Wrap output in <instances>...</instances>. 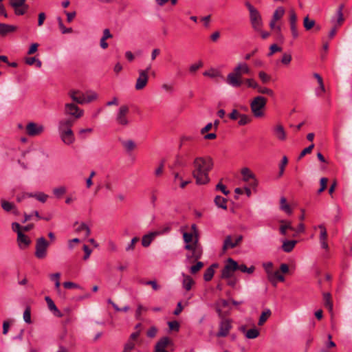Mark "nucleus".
Returning <instances> with one entry per match:
<instances>
[{
  "label": "nucleus",
  "instance_id": "nucleus-1",
  "mask_svg": "<svg viewBox=\"0 0 352 352\" xmlns=\"http://www.w3.org/2000/svg\"><path fill=\"white\" fill-rule=\"evenodd\" d=\"M213 160L210 156L197 157L194 160L192 176L197 184L203 185L209 182V172L212 169Z\"/></svg>",
  "mask_w": 352,
  "mask_h": 352
},
{
  "label": "nucleus",
  "instance_id": "nucleus-52",
  "mask_svg": "<svg viewBox=\"0 0 352 352\" xmlns=\"http://www.w3.org/2000/svg\"><path fill=\"white\" fill-rule=\"evenodd\" d=\"M168 325L171 331H178L179 329V323L176 320L168 322Z\"/></svg>",
  "mask_w": 352,
  "mask_h": 352
},
{
  "label": "nucleus",
  "instance_id": "nucleus-6",
  "mask_svg": "<svg viewBox=\"0 0 352 352\" xmlns=\"http://www.w3.org/2000/svg\"><path fill=\"white\" fill-rule=\"evenodd\" d=\"M50 243L43 237H39L36 240L34 255L38 259H44L47 256V250Z\"/></svg>",
  "mask_w": 352,
  "mask_h": 352
},
{
  "label": "nucleus",
  "instance_id": "nucleus-24",
  "mask_svg": "<svg viewBox=\"0 0 352 352\" xmlns=\"http://www.w3.org/2000/svg\"><path fill=\"white\" fill-rule=\"evenodd\" d=\"M233 72L241 77L243 74H250V69L248 64L245 63H240L235 67Z\"/></svg>",
  "mask_w": 352,
  "mask_h": 352
},
{
  "label": "nucleus",
  "instance_id": "nucleus-25",
  "mask_svg": "<svg viewBox=\"0 0 352 352\" xmlns=\"http://www.w3.org/2000/svg\"><path fill=\"white\" fill-rule=\"evenodd\" d=\"M16 26L0 23V36H5L9 33L16 31Z\"/></svg>",
  "mask_w": 352,
  "mask_h": 352
},
{
  "label": "nucleus",
  "instance_id": "nucleus-62",
  "mask_svg": "<svg viewBox=\"0 0 352 352\" xmlns=\"http://www.w3.org/2000/svg\"><path fill=\"white\" fill-rule=\"evenodd\" d=\"M135 344L131 341H129L124 345V349L122 352H131V351L134 349Z\"/></svg>",
  "mask_w": 352,
  "mask_h": 352
},
{
  "label": "nucleus",
  "instance_id": "nucleus-41",
  "mask_svg": "<svg viewBox=\"0 0 352 352\" xmlns=\"http://www.w3.org/2000/svg\"><path fill=\"white\" fill-rule=\"evenodd\" d=\"M282 223H285V221H281ZM289 229V230H294V228L292 226V224L290 222H285V225H282L280 227V232L281 234L283 235H285L286 234V230Z\"/></svg>",
  "mask_w": 352,
  "mask_h": 352
},
{
  "label": "nucleus",
  "instance_id": "nucleus-18",
  "mask_svg": "<svg viewBox=\"0 0 352 352\" xmlns=\"http://www.w3.org/2000/svg\"><path fill=\"white\" fill-rule=\"evenodd\" d=\"M163 232L160 231H155L149 232L142 236V246L147 248L148 247L151 242L154 240L155 236L162 234Z\"/></svg>",
  "mask_w": 352,
  "mask_h": 352
},
{
  "label": "nucleus",
  "instance_id": "nucleus-40",
  "mask_svg": "<svg viewBox=\"0 0 352 352\" xmlns=\"http://www.w3.org/2000/svg\"><path fill=\"white\" fill-rule=\"evenodd\" d=\"M122 146L127 151H131L135 148V144L131 140L124 141L122 142Z\"/></svg>",
  "mask_w": 352,
  "mask_h": 352
},
{
  "label": "nucleus",
  "instance_id": "nucleus-2",
  "mask_svg": "<svg viewBox=\"0 0 352 352\" xmlns=\"http://www.w3.org/2000/svg\"><path fill=\"white\" fill-rule=\"evenodd\" d=\"M183 239L186 243L185 249L191 251V254H186V258L190 262H193L199 259L203 253L202 247L199 243L198 233H189L184 232L183 234Z\"/></svg>",
  "mask_w": 352,
  "mask_h": 352
},
{
  "label": "nucleus",
  "instance_id": "nucleus-23",
  "mask_svg": "<svg viewBox=\"0 0 352 352\" xmlns=\"http://www.w3.org/2000/svg\"><path fill=\"white\" fill-rule=\"evenodd\" d=\"M17 241L21 249L27 248L31 242L28 236L25 235L22 232H19L17 234Z\"/></svg>",
  "mask_w": 352,
  "mask_h": 352
},
{
  "label": "nucleus",
  "instance_id": "nucleus-14",
  "mask_svg": "<svg viewBox=\"0 0 352 352\" xmlns=\"http://www.w3.org/2000/svg\"><path fill=\"white\" fill-rule=\"evenodd\" d=\"M172 344L173 342L169 338L163 337L156 343L154 352H168L166 348Z\"/></svg>",
  "mask_w": 352,
  "mask_h": 352
},
{
  "label": "nucleus",
  "instance_id": "nucleus-58",
  "mask_svg": "<svg viewBox=\"0 0 352 352\" xmlns=\"http://www.w3.org/2000/svg\"><path fill=\"white\" fill-rule=\"evenodd\" d=\"M14 9V12L16 15H23L28 10V6L23 7H17Z\"/></svg>",
  "mask_w": 352,
  "mask_h": 352
},
{
  "label": "nucleus",
  "instance_id": "nucleus-19",
  "mask_svg": "<svg viewBox=\"0 0 352 352\" xmlns=\"http://www.w3.org/2000/svg\"><path fill=\"white\" fill-rule=\"evenodd\" d=\"M241 175H243V179L244 182H249L250 179H253V183L251 184L252 186L257 185V181L255 179V175L250 170V168L245 167L241 169Z\"/></svg>",
  "mask_w": 352,
  "mask_h": 352
},
{
  "label": "nucleus",
  "instance_id": "nucleus-51",
  "mask_svg": "<svg viewBox=\"0 0 352 352\" xmlns=\"http://www.w3.org/2000/svg\"><path fill=\"white\" fill-rule=\"evenodd\" d=\"M257 91L260 94H267L271 96H274V91L271 89H269L267 87H261L258 85V87L257 88Z\"/></svg>",
  "mask_w": 352,
  "mask_h": 352
},
{
  "label": "nucleus",
  "instance_id": "nucleus-53",
  "mask_svg": "<svg viewBox=\"0 0 352 352\" xmlns=\"http://www.w3.org/2000/svg\"><path fill=\"white\" fill-rule=\"evenodd\" d=\"M139 241V238L138 237H133L131 241V243L126 247V252H130V251H133L135 248V244Z\"/></svg>",
  "mask_w": 352,
  "mask_h": 352
},
{
  "label": "nucleus",
  "instance_id": "nucleus-55",
  "mask_svg": "<svg viewBox=\"0 0 352 352\" xmlns=\"http://www.w3.org/2000/svg\"><path fill=\"white\" fill-rule=\"evenodd\" d=\"M320 188L318 190V194L321 193L326 189L328 179L326 177H322L320 179Z\"/></svg>",
  "mask_w": 352,
  "mask_h": 352
},
{
  "label": "nucleus",
  "instance_id": "nucleus-50",
  "mask_svg": "<svg viewBox=\"0 0 352 352\" xmlns=\"http://www.w3.org/2000/svg\"><path fill=\"white\" fill-rule=\"evenodd\" d=\"M258 77L263 83L268 82L271 79L270 76L263 71L258 72Z\"/></svg>",
  "mask_w": 352,
  "mask_h": 352
},
{
  "label": "nucleus",
  "instance_id": "nucleus-43",
  "mask_svg": "<svg viewBox=\"0 0 352 352\" xmlns=\"http://www.w3.org/2000/svg\"><path fill=\"white\" fill-rule=\"evenodd\" d=\"M23 320L28 323L30 324L32 322L31 320V309L30 307H27L23 312Z\"/></svg>",
  "mask_w": 352,
  "mask_h": 352
},
{
  "label": "nucleus",
  "instance_id": "nucleus-33",
  "mask_svg": "<svg viewBox=\"0 0 352 352\" xmlns=\"http://www.w3.org/2000/svg\"><path fill=\"white\" fill-rule=\"evenodd\" d=\"M324 304L330 312L333 310V304L331 300V294L329 293H324L323 294Z\"/></svg>",
  "mask_w": 352,
  "mask_h": 352
},
{
  "label": "nucleus",
  "instance_id": "nucleus-4",
  "mask_svg": "<svg viewBox=\"0 0 352 352\" xmlns=\"http://www.w3.org/2000/svg\"><path fill=\"white\" fill-rule=\"evenodd\" d=\"M63 113L69 116L67 118L76 122L84 115L83 109L79 108L74 102H67L64 105Z\"/></svg>",
  "mask_w": 352,
  "mask_h": 352
},
{
  "label": "nucleus",
  "instance_id": "nucleus-31",
  "mask_svg": "<svg viewBox=\"0 0 352 352\" xmlns=\"http://www.w3.org/2000/svg\"><path fill=\"white\" fill-rule=\"evenodd\" d=\"M76 232H84L85 236L87 237L91 234V230L85 223H80L78 226L76 228Z\"/></svg>",
  "mask_w": 352,
  "mask_h": 352
},
{
  "label": "nucleus",
  "instance_id": "nucleus-59",
  "mask_svg": "<svg viewBox=\"0 0 352 352\" xmlns=\"http://www.w3.org/2000/svg\"><path fill=\"white\" fill-rule=\"evenodd\" d=\"M272 267H273V264L271 262H268V263L263 264V267L265 268V270L266 273L267 274L268 278L270 277V275L273 273Z\"/></svg>",
  "mask_w": 352,
  "mask_h": 352
},
{
  "label": "nucleus",
  "instance_id": "nucleus-26",
  "mask_svg": "<svg viewBox=\"0 0 352 352\" xmlns=\"http://www.w3.org/2000/svg\"><path fill=\"white\" fill-rule=\"evenodd\" d=\"M297 241L296 240H285L283 241L282 249L285 252H290L294 248Z\"/></svg>",
  "mask_w": 352,
  "mask_h": 352
},
{
  "label": "nucleus",
  "instance_id": "nucleus-12",
  "mask_svg": "<svg viewBox=\"0 0 352 352\" xmlns=\"http://www.w3.org/2000/svg\"><path fill=\"white\" fill-rule=\"evenodd\" d=\"M226 82L232 87H239L242 85L243 81L241 76L232 72L228 74Z\"/></svg>",
  "mask_w": 352,
  "mask_h": 352
},
{
  "label": "nucleus",
  "instance_id": "nucleus-7",
  "mask_svg": "<svg viewBox=\"0 0 352 352\" xmlns=\"http://www.w3.org/2000/svg\"><path fill=\"white\" fill-rule=\"evenodd\" d=\"M236 267L237 262L229 258L227 261V263L221 270V278L227 279L232 277L234 272L236 271Z\"/></svg>",
  "mask_w": 352,
  "mask_h": 352
},
{
  "label": "nucleus",
  "instance_id": "nucleus-56",
  "mask_svg": "<svg viewBox=\"0 0 352 352\" xmlns=\"http://www.w3.org/2000/svg\"><path fill=\"white\" fill-rule=\"evenodd\" d=\"M35 198L39 201L45 203L48 198V195L43 192H38L35 194Z\"/></svg>",
  "mask_w": 352,
  "mask_h": 352
},
{
  "label": "nucleus",
  "instance_id": "nucleus-49",
  "mask_svg": "<svg viewBox=\"0 0 352 352\" xmlns=\"http://www.w3.org/2000/svg\"><path fill=\"white\" fill-rule=\"evenodd\" d=\"M85 94V103H89L97 98V94L95 92H87Z\"/></svg>",
  "mask_w": 352,
  "mask_h": 352
},
{
  "label": "nucleus",
  "instance_id": "nucleus-57",
  "mask_svg": "<svg viewBox=\"0 0 352 352\" xmlns=\"http://www.w3.org/2000/svg\"><path fill=\"white\" fill-rule=\"evenodd\" d=\"M248 87H252L254 89H257L258 87V84L252 78H247L245 80Z\"/></svg>",
  "mask_w": 352,
  "mask_h": 352
},
{
  "label": "nucleus",
  "instance_id": "nucleus-27",
  "mask_svg": "<svg viewBox=\"0 0 352 352\" xmlns=\"http://www.w3.org/2000/svg\"><path fill=\"white\" fill-rule=\"evenodd\" d=\"M268 279L274 285H276V280L280 282L285 281V277L280 273L279 271L273 272V273L270 275Z\"/></svg>",
  "mask_w": 352,
  "mask_h": 352
},
{
  "label": "nucleus",
  "instance_id": "nucleus-32",
  "mask_svg": "<svg viewBox=\"0 0 352 352\" xmlns=\"http://www.w3.org/2000/svg\"><path fill=\"white\" fill-rule=\"evenodd\" d=\"M271 314H272V312H271L270 309H267L266 310L263 311L261 315L260 316L258 324L259 326H262L267 321V320L270 318Z\"/></svg>",
  "mask_w": 352,
  "mask_h": 352
},
{
  "label": "nucleus",
  "instance_id": "nucleus-46",
  "mask_svg": "<svg viewBox=\"0 0 352 352\" xmlns=\"http://www.w3.org/2000/svg\"><path fill=\"white\" fill-rule=\"evenodd\" d=\"M57 20L58 22L59 28L61 30L63 34L71 33L72 32V28H67L65 26H63V21L60 17H58Z\"/></svg>",
  "mask_w": 352,
  "mask_h": 352
},
{
  "label": "nucleus",
  "instance_id": "nucleus-3",
  "mask_svg": "<svg viewBox=\"0 0 352 352\" xmlns=\"http://www.w3.org/2000/svg\"><path fill=\"white\" fill-rule=\"evenodd\" d=\"M76 122L67 118L60 119L58 123V131L62 142L66 145H71L75 142L72 126Z\"/></svg>",
  "mask_w": 352,
  "mask_h": 352
},
{
  "label": "nucleus",
  "instance_id": "nucleus-8",
  "mask_svg": "<svg viewBox=\"0 0 352 352\" xmlns=\"http://www.w3.org/2000/svg\"><path fill=\"white\" fill-rule=\"evenodd\" d=\"M129 112V108L126 104L121 105L116 114V122L120 125L126 126L129 122L127 118V114Z\"/></svg>",
  "mask_w": 352,
  "mask_h": 352
},
{
  "label": "nucleus",
  "instance_id": "nucleus-61",
  "mask_svg": "<svg viewBox=\"0 0 352 352\" xmlns=\"http://www.w3.org/2000/svg\"><path fill=\"white\" fill-rule=\"evenodd\" d=\"M287 162L288 161L287 157L284 156L282 159L281 164L280 165L279 167V177L283 175L285 170V166L287 164Z\"/></svg>",
  "mask_w": 352,
  "mask_h": 352
},
{
  "label": "nucleus",
  "instance_id": "nucleus-64",
  "mask_svg": "<svg viewBox=\"0 0 352 352\" xmlns=\"http://www.w3.org/2000/svg\"><path fill=\"white\" fill-rule=\"evenodd\" d=\"M203 66V63L201 61L198 62L197 63L192 64L190 66L189 70L190 72L193 73L198 70L200 67Z\"/></svg>",
  "mask_w": 352,
  "mask_h": 352
},
{
  "label": "nucleus",
  "instance_id": "nucleus-36",
  "mask_svg": "<svg viewBox=\"0 0 352 352\" xmlns=\"http://www.w3.org/2000/svg\"><path fill=\"white\" fill-rule=\"evenodd\" d=\"M67 191L66 187L61 186L53 189V194L57 198H60Z\"/></svg>",
  "mask_w": 352,
  "mask_h": 352
},
{
  "label": "nucleus",
  "instance_id": "nucleus-13",
  "mask_svg": "<svg viewBox=\"0 0 352 352\" xmlns=\"http://www.w3.org/2000/svg\"><path fill=\"white\" fill-rule=\"evenodd\" d=\"M242 239H243L242 235L238 236L236 238L235 241L232 240L231 236H230V235L227 236L223 242V250L226 251L229 248H235L241 242Z\"/></svg>",
  "mask_w": 352,
  "mask_h": 352
},
{
  "label": "nucleus",
  "instance_id": "nucleus-42",
  "mask_svg": "<svg viewBox=\"0 0 352 352\" xmlns=\"http://www.w3.org/2000/svg\"><path fill=\"white\" fill-rule=\"evenodd\" d=\"M285 10L282 7H278L274 12L273 19L274 21L280 19L284 14Z\"/></svg>",
  "mask_w": 352,
  "mask_h": 352
},
{
  "label": "nucleus",
  "instance_id": "nucleus-21",
  "mask_svg": "<svg viewBox=\"0 0 352 352\" xmlns=\"http://www.w3.org/2000/svg\"><path fill=\"white\" fill-rule=\"evenodd\" d=\"M296 21L297 16L294 10L290 12V17H289V23H290V29L292 32V36L294 38H296L298 36V32L296 27Z\"/></svg>",
  "mask_w": 352,
  "mask_h": 352
},
{
  "label": "nucleus",
  "instance_id": "nucleus-22",
  "mask_svg": "<svg viewBox=\"0 0 352 352\" xmlns=\"http://www.w3.org/2000/svg\"><path fill=\"white\" fill-rule=\"evenodd\" d=\"M318 228L320 230V243L321 245V247L323 249H328V243L327 242V232L324 225L320 224L318 226Z\"/></svg>",
  "mask_w": 352,
  "mask_h": 352
},
{
  "label": "nucleus",
  "instance_id": "nucleus-5",
  "mask_svg": "<svg viewBox=\"0 0 352 352\" xmlns=\"http://www.w3.org/2000/svg\"><path fill=\"white\" fill-rule=\"evenodd\" d=\"M267 99L261 96L255 97L250 103V108L253 115L256 117H262L263 116V109L265 107Z\"/></svg>",
  "mask_w": 352,
  "mask_h": 352
},
{
  "label": "nucleus",
  "instance_id": "nucleus-48",
  "mask_svg": "<svg viewBox=\"0 0 352 352\" xmlns=\"http://www.w3.org/2000/svg\"><path fill=\"white\" fill-rule=\"evenodd\" d=\"M25 0H11L10 6L13 8H16L17 7H23L26 6L27 5L25 3Z\"/></svg>",
  "mask_w": 352,
  "mask_h": 352
},
{
  "label": "nucleus",
  "instance_id": "nucleus-47",
  "mask_svg": "<svg viewBox=\"0 0 352 352\" xmlns=\"http://www.w3.org/2000/svg\"><path fill=\"white\" fill-rule=\"evenodd\" d=\"M204 267V263L201 261H198L195 265H192L190 268V272L192 274H196Z\"/></svg>",
  "mask_w": 352,
  "mask_h": 352
},
{
  "label": "nucleus",
  "instance_id": "nucleus-15",
  "mask_svg": "<svg viewBox=\"0 0 352 352\" xmlns=\"http://www.w3.org/2000/svg\"><path fill=\"white\" fill-rule=\"evenodd\" d=\"M274 137L279 141H285L287 139V133L283 126L278 123L272 129Z\"/></svg>",
  "mask_w": 352,
  "mask_h": 352
},
{
  "label": "nucleus",
  "instance_id": "nucleus-35",
  "mask_svg": "<svg viewBox=\"0 0 352 352\" xmlns=\"http://www.w3.org/2000/svg\"><path fill=\"white\" fill-rule=\"evenodd\" d=\"M226 201L227 200L222 197L221 196H216V197L214 198V203L215 204L219 207V208H223V209H226L227 208V206H226Z\"/></svg>",
  "mask_w": 352,
  "mask_h": 352
},
{
  "label": "nucleus",
  "instance_id": "nucleus-54",
  "mask_svg": "<svg viewBox=\"0 0 352 352\" xmlns=\"http://www.w3.org/2000/svg\"><path fill=\"white\" fill-rule=\"evenodd\" d=\"M60 276V274L58 272L52 274L50 275V279L52 280H54V278H56L55 287L57 289H59L60 285V283L59 281Z\"/></svg>",
  "mask_w": 352,
  "mask_h": 352
},
{
  "label": "nucleus",
  "instance_id": "nucleus-30",
  "mask_svg": "<svg viewBox=\"0 0 352 352\" xmlns=\"http://www.w3.org/2000/svg\"><path fill=\"white\" fill-rule=\"evenodd\" d=\"M280 208L288 214H291L292 213V210L287 203V199L285 197H282L280 199Z\"/></svg>",
  "mask_w": 352,
  "mask_h": 352
},
{
  "label": "nucleus",
  "instance_id": "nucleus-44",
  "mask_svg": "<svg viewBox=\"0 0 352 352\" xmlns=\"http://www.w3.org/2000/svg\"><path fill=\"white\" fill-rule=\"evenodd\" d=\"M1 207L5 211L10 212L14 208V205L12 203L2 199Z\"/></svg>",
  "mask_w": 352,
  "mask_h": 352
},
{
  "label": "nucleus",
  "instance_id": "nucleus-10",
  "mask_svg": "<svg viewBox=\"0 0 352 352\" xmlns=\"http://www.w3.org/2000/svg\"><path fill=\"white\" fill-rule=\"evenodd\" d=\"M231 329V321L228 319L222 320L219 324V330L217 333V336L219 338L226 337Z\"/></svg>",
  "mask_w": 352,
  "mask_h": 352
},
{
  "label": "nucleus",
  "instance_id": "nucleus-39",
  "mask_svg": "<svg viewBox=\"0 0 352 352\" xmlns=\"http://www.w3.org/2000/svg\"><path fill=\"white\" fill-rule=\"evenodd\" d=\"M203 74H204V76L210 77L211 78H214L220 76L219 72L214 69H210L208 71H205L203 73Z\"/></svg>",
  "mask_w": 352,
  "mask_h": 352
},
{
  "label": "nucleus",
  "instance_id": "nucleus-11",
  "mask_svg": "<svg viewBox=\"0 0 352 352\" xmlns=\"http://www.w3.org/2000/svg\"><path fill=\"white\" fill-rule=\"evenodd\" d=\"M138 78H137L135 88L136 90L143 89L147 85L148 80V75L146 74V71L140 69L138 71Z\"/></svg>",
  "mask_w": 352,
  "mask_h": 352
},
{
  "label": "nucleus",
  "instance_id": "nucleus-45",
  "mask_svg": "<svg viewBox=\"0 0 352 352\" xmlns=\"http://www.w3.org/2000/svg\"><path fill=\"white\" fill-rule=\"evenodd\" d=\"M251 122V118L250 116L245 114H241L239 120V124L240 126L245 125Z\"/></svg>",
  "mask_w": 352,
  "mask_h": 352
},
{
  "label": "nucleus",
  "instance_id": "nucleus-9",
  "mask_svg": "<svg viewBox=\"0 0 352 352\" xmlns=\"http://www.w3.org/2000/svg\"><path fill=\"white\" fill-rule=\"evenodd\" d=\"M25 130L29 136L34 137L41 134L44 131L45 127L43 124L31 122L26 125Z\"/></svg>",
  "mask_w": 352,
  "mask_h": 352
},
{
  "label": "nucleus",
  "instance_id": "nucleus-38",
  "mask_svg": "<svg viewBox=\"0 0 352 352\" xmlns=\"http://www.w3.org/2000/svg\"><path fill=\"white\" fill-rule=\"evenodd\" d=\"M315 21L309 19V16H307L304 18L303 25L306 30H309L315 26Z\"/></svg>",
  "mask_w": 352,
  "mask_h": 352
},
{
  "label": "nucleus",
  "instance_id": "nucleus-20",
  "mask_svg": "<svg viewBox=\"0 0 352 352\" xmlns=\"http://www.w3.org/2000/svg\"><path fill=\"white\" fill-rule=\"evenodd\" d=\"M45 300L47 304L48 309L53 313V314L58 318L64 317L65 314L57 308L54 301L50 296H45Z\"/></svg>",
  "mask_w": 352,
  "mask_h": 352
},
{
  "label": "nucleus",
  "instance_id": "nucleus-16",
  "mask_svg": "<svg viewBox=\"0 0 352 352\" xmlns=\"http://www.w3.org/2000/svg\"><path fill=\"white\" fill-rule=\"evenodd\" d=\"M69 96L72 98L74 102L77 104H85V94L78 90H70L68 92Z\"/></svg>",
  "mask_w": 352,
  "mask_h": 352
},
{
  "label": "nucleus",
  "instance_id": "nucleus-34",
  "mask_svg": "<svg viewBox=\"0 0 352 352\" xmlns=\"http://www.w3.org/2000/svg\"><path fill=\"white\" fill-rule=\"evenodd\" d=\"M236 270H239L244 273L252 274L255 270V267L253 265L248 267L245 264L239 265L237 263Z\"/></svg>",
  "mask_w": 352,
  "mask_h": 352
},
{
  "label": "nucleus",
  "instance_id": "nucleus-60",
  "mask_svg": "<svg viewBox=\"0 0 352 352\" xmlns=\"http://www.w3.org/2000/svg\"><path fill=\"white\" fill-rule=\"evenodd\" d=\"M314 147V144H311L310 146H309L308 147L304 148L300 155H299V159H301L302 157H303L305 155L308 154V153H310L313 149V148Z\"/></svg>",
  "mask_w": 352,
  "mask_h": 352
},
{
  "label": "nucleus",
  "instance_id": "nucleus-37",
  "mask_svg": "<svg viewBox=\"0 0 352 352\" xmlns=\"http://www.w3.org/2000/svg\"><path fill=\"white\" fill-rule=\"evenodd\" d=\"M259 336V331L256 328H252L246 331L245 336L248 339H254Z\"/></svg>",
  "mask_w": 352,
  "mask_h": 352
},
{
  "label": "nucleus",
  "instance_id": "nucleus-63",
  "mask_svg": "<svg viewBox=\"0 0 352 352\" xmlns=\"http://www.w3.org/2000/svg\"><path fill=\"white\" fill-rule=\"evenodd\" d=\"M142 311H147V308L143 307L141 305H139L138 306L137 310L135 311V318H136V319L140 320V318H141L140 316H141V314H142Z\"/></svg>",
  "mask_w": 352,
  "mask_h": 352
},
{
  "label": "nucleus",
  "instance_id": "nucleus-28",
  "mask_svg": "<svg viewBox=\"0 0 352 352\" xmlns=\"http://www.w3.org/2000/svg\"><path fill=\"white\" fill-rule=\"evenodd\" d=\"M183 282L182 285L183 287L186 290L189 291L191 289L192 286L195 284L194 280L188 275H186L183 274Z\"/></svg>",
  "mask_w": 352,
  "mask_h": 352
},
{
  "label": "nucleus",
  "instance_id": "nucleus-17",
  "mask_svg": "<svg viewBox=\"0 0 352 352\" xmlns=\"http://www.w3.org/2000/svg\"><path fill=\"white\" fill-rule=\"evenodd\" d=\"M250 16L253 28L256 31H260L262 26V21L258 10L250 14Z\"/></svg>",
  "mask_w": 352,
  "mask_h": 352
},
{
  "label": "nucleus",
  "instance_id": "nucleus-29",
  "mask_svg": "<svg viewBox=\"0 0 352 352\" xmlns=\"http://www.w3.org/2000/svg\"><path fill=\"white\" fill-rule=\"evenodd\" d=\"M217 267V264L214 263L212 265H210L208 268H207L204 274V279L206 281H210L212 278L214 274V268Z\"/></svg>",
  "mask_w": 352,
  "mask_h": 352
}]
</instances>
